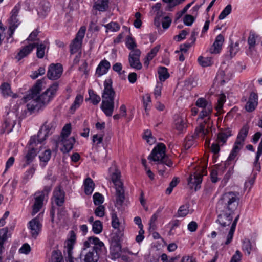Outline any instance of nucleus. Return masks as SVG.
<instances>
[{"instance_id": "nucleus-58", "label": "nucleus", "mask_w": 262, "mask_h": 262, "mask_svg": "<svg viewBox=\"0 0 262 262\" xmlns=\"http://www.w3.org/2000/svg\"><path fill=\"white\" fill-rule=\"evenodd\" d=\"M151 102V97L149 94H146L143 97V106L146 112L149 111L150 109Z\"/></svg>"}, {"instance_id": "nucleus-23", "label": "nucleus", "mask_w": 262, "mask_h": 262, "mask_svg": "<svg viewBox=\"0 0 262 262\" xmlns=\"http://www.w3.org/2000/svg\"><path fill=\"white\" fill-rule=\"evenodd\" d=\"M35 47V43H30L23 47L16 55L15 58L18 61H20L30 54Z\"/></svg>"}, {"instance_id": "nucleus-20", "label": "nucleus", "mask_w": 262, "mask_h": 262, "mask_svg": "<svg viewBox=\"0 0 262 262\" xmlns=\"http://www.w3.org/2000/svg\"><path fill=\"white\" fill-rule=\"evenodd\" d=\"M109 172L111 180L115 185V187L123 186L122 182L120 181V171L116 168L115 165H113L109 168Z\"/></svg>"}, {"instance_id": "nucleus-30", "label": "nucleus", "mask_w": 262, "mask_h": 262, "mask_svg": "<svg viewBox=\"0 0 262 262\" xmlns=\"http://www.w3.org/2000/svg\"><path fill=\"white\" fill-rule=\"evenodd\" d=\"M50 10V5L48 2L45 1H41L39 4V7L38 8V14L44 18Z\"/></svg>"}, {"instance_id": "nucleus-51", "label": "nucleus", "mask_w": 262, "mask_h": 262, "mask_svg": "<svg viewBox=\"0 0 262 262\" xmlns=\"http://www.w3.org/2000/svg\"><path fill=\"white\" fill-rule=\"evenodd\" d=\"M52 262H64L61 252L54 250L53 251L51 257Z\"/></svg>"}, {"instance_id": "nucleus-2", "label": "nucleus", "mask_w": 262, "mask_h": 262, "mask_svg": "<svg viewBox=\"0 0 262 262\" xmlns=\"http://www.w3.org/2000/svg\"><path fill=\"white\" fill-rule=\"evenodd\" d=\"M43 80H38L32 88L30 93L24 97L25 101L27 103V108L30 114L39 111L42 105L38 98V94L42 90Z\"/></svg>"}, {"instance_id": "nucleus-49", "label": "nucleus", "mask_w": 262, "mask_h": 262, "mask_svg": "<svg viewBox=\"0 0 262 262\" xmlns=\"http://www.w3.org/2000/svg\"><path fill=\"white\" fill-rule=\"evenodd\" d=\"M189 205L185 204L181 206L178 210V217H184L189 213Z\"/></svg>"}, {"instance_id": "nucleus-47", "label": "nucleus", "mask_w": 262, "mask_h": 262, "mask_svg": "<svg viewBox=\"0 0 262 262\" xmlns=\"http://www.w3.org/2000/svg\"><path fill=\"white\" fill-rule=\"evenodd\" d=\"M102 229V224L99 220H96L92 224V231L95 234L100 233Z\"/></svg>"}, {"instance_id": "nucleus-31", "label": "nucleus", "mask_w": 262, "mask_h": 262, "mask_svg": "<svg viewBox=\"0 0 262 262\" xmlns=\"http://www.w3.org/2000/svg\"><path fill=\"white\" fill-rule=\"evenodd\" d=\"M122 252L121 246L119 242L113 243L111 247V254L112 258L116 259L120 257V253Z\"/></svg>"}, {"instance_id": "nucleus-16", "label": "nucleus", "mask_w": 262, "mask_h": 262, "mask_svg": "<svg viewBox=\"0 0 262 262\" xmlns=\"http://www.w3.org/2000/svg\"><path fill=\"white\" fill-rule=\"evenodd\" d=\"M39 143L37 142V137L36 136H32L29 142V149L28 152L25 156V159L27 164H29L32 162L34 158L37 155L36 149L35 146Z\"/></svg>"}, {"instance_id": "nucleus-6", "label": "nucleus", "mask_w": 262, "mask_h": 262, "mask_svg": "<svg viewBox=\"0 0 262 262\" xmlns=\"http://www.w3.org/2000/svg\"><path fill=\"white\" fill-rule=\"evenodd\" d=\"M239 193L237 192H228L224 194L221 201H219L217 204V208L219 204L224 203L228 211L233 212V211L237 208L239 198Z\"/></svg>"}, {"instance_id": "nucleus-28", "label": "nucleus", "mask_w": 262, "mask_h": 262, "mask_svg": "<svg viewBox=\"0 0 262 262\" xmlns=\"http://www.w3.org/2000/svg\"><path fill=\"white\" fill-rule=\"evenodd\" d=\"M116 189V203L115 206L117 207H120L122 206L124 200V189L123 186L115 187Z\"/></svg>"}, {"instance_id": "nucleus-8", "label": "nucleus", "mask_w": 262, "mask_h": 262, "mask_svg": "<svg viewBox=\"0 0 262 262\" xmlns=\"http://www.w3.org/2000/svg\"><path fill=\"white\" fill-rule=\"evenodd\" d=\"M55 127V122L53 121L50 123L45 122L38 132L37 135L36 136L37 142L41 143L49 135L53 133Z\"/></svg>"}, {"instance_id": "nucleus-61", "label": "nucleus", "mask_w": 262, "mask_h": 262, "mask_svg": "<svg viewBox=\"0 0 262 262\" xmlns=\"http://www.w3.org/2000/svg\"><path fill=\"white\" fill-rule=\"evenodd\" d=\"M71 132V125L70 124H67L63 127L60 137L68 138Z\"/></svg>"}, {"instance_id": "nucleus-42", "label": "nucleus", "mask_w": 262, "mask_h": 262, "mask_svg": "<svg viewBox=\"0 0 262 262\" xmlns=\"http://www.w3.org/2000/svg\"><path fill=\"white\" fill-rule=\"evenodd\" d=\"M106 28V32L108 31L116 32L119 30L120 26L117 22L111 21L107 24L104 25Z\"/></svg>"}, {"instance_id": "nucleus-48", "label": "nucleus", "mask_w": 262, "mask_h": 262, "mask_svg": "<svg viewBox=\"0 0 262 262\" xmlns=\"http://www.w3.org/2000/svg\"><path fill=\"white\" fill-rule=\"evenodd\" d=\"M36 47L37 48L36 55L38 58H43L45 55V51L46 49V45L44 43H36Z\"/></svg>"}, {"instance_id": "nucleus-60", "label": "nucleus", "mask_w": 262, "mask_h": 262, "mask_svg": "<svg viewBox=\"0 0 262 262\" xmlns=\"http://www.w3.org/2000/svg\"><path fill=\"white\" fill-rule=\"evenodd\" d=\"M242 248L244 251L247 252L248 255H249L252 249L251 242L249 240L245 241L243 242Z\"/></svg>"}, {"instance_id": "nucleus-13", "label": "nucleus", "mask_w": 262, "mask_h": 262, "mask_svg": "<svg viewBox=\"0 0 262 262\" xmlns=\"http://www.w3.org/2000/svg\"><path fill=\"white\" fill-rule=\"evenodd\" d=\"M232 135L231 130L229 128L221 130L218 133L216 140L217 143H214V157L216 154H218L220 150V144L221 143V146L225 144L226 143L227 139ZM214 159L215 158H214ZM215 162V160L214 159V163Z\"/></svg>"}, {"instance_id": "nucleus-27", "label": "nucleus", "mask_w": 262, "mask_h": 262, "mask_svg": "<svg viewBox=\"0 0 262 262\" xmlns=\"http://www.w3.org/2000/svg\"><path fill=\"white\" fill-rule=\"evenodd\" d=\"M64 192L60 187L56 188L53 192V199L55 203L58 206H61L64 202Z\"/></svg>"}, {"instance_id": "nucleus-59", "label": "nucleus", "mask_w": 262, "mask_h": 262, "mask_svg": "<svg viewBox=\"0 0 262 262\" xmlns=\"http://www.w3.org/2000/svg\"><path fill=\"white\" fill-rule=\"evenodd\" d=\"M232 7L230 5H228L222 11L219 16V19L221 20L225 18L231 12Z\"/></svg>"}, {"instance_id": "nucleus-9", "label": "nucleus", "mask_w": 262, "mask_h": 262, "mask_svg": "<svg viewBox=\"0 0 262 262\" xmlns=\"http://www.w3.org/2000/svg\"><path fill=\"white\" fill-rule=\"evenodd\" d=\"M59 85L57 82L54 83L41 95H38V98L39 99L43 107L47 105L51 100L53 99L58 89Z\"/></svg>"}, {"instance_id": "nucleus-7", "label": "nucleus", "mask_w": 262, "mask_h": 262, "mask_svg": "<svg viewBox=\"0 0 262 262\" xmlns=\"http://www.w3.org/2000/svg\"><path fill=\"white\" fill-rule=\"evenodd\" d=\"M232 214L233 212L231 211L229 213H227L223 211L218 215L216 222L219 224L220 226L218 227V230L221 234L227 233L233 220Z\"/></svg>"}, {"instance_id": "nucleus-32", "label": "nucleus", "mask_w": 262, "mask_h": 262, "mask_svg": "<svg viewBox=\"0 0 262 262\" xmlns=\"http://www.w3.org/2000/svg\"><path fill=\"white\" fill-rule=\"evenodd\" d=\"M15 124V121L12 120L9 118H6L2 126V133L7 132L9 134L12 131Z\"/></svg>"}, {"instance_id": "nucleus-38", "label": "nucleus", "mask_w": 262, "mask_h": 262, "mask_svg": "<svg viewBox=\"0 0 262 262\" xmlns=\"http://www.w3.org/2000/svg\"><path fill=\"white\" fill-rule=\"evenodd\" d=\"M196 138L192 135L187 136L184 141V146L185 149L187 150L192 146L196 145Z\"/></svg>"}, {"instance_id": "nucleus-24", "label": "nucleus", "mask_w": 262, "mask_h": 262, "mask_svg": "<svg viewBox=\"0 0 262 262\" xmlns=\"http://www.w3.org/2000/svg\"><path fill=\"white\" fill-rule=\"evenodd\" d=\"M110 67V62L104 59L101 60L97 66L96 70V74L98 77H101L107 73Z\"/></svg>"}, {"instance_id": "nucleus-4", "label": "nucleus", "mask_w": 262, "mask_h": 262, "mask_svg": "<svg viewBox=\"0 0 262 262\" xmlns=\"http://www.w3.org/2000/svg\"><path fill=\"white\" fill-rule=\"evenodd\" d=\"M206 168L207 165L198 166L194 168L187 180V184L190 189H194L196 191L201 188L202 177L207 173Z\"/></svg>"}, {"instance_id": "nucleus-1", "label": "nucleus", "mask_w": 262, "mask_h": 262, "mask_svg": "<svg viewBox=\"0 0 262 262\" xmlns=\"http://www.w3.org/2000/svg\"><path fill=\"white\" fill-rule=\"evenodd\" d=\"M103 242L95 236L89 237L83 242L80 254L76 261L81 262H98L100 254L105 250Z\"/></svg>"}, {"instance_id": "nucleus-53", "label": "nucleus", "mask_w": 262, "mask_h": 262, "mask_svg": "<svg viewBox=\"0 0 262 262\" xmlns=\"http://www.w3.org/2000/svg\"><path fill=\"white\" fill-rule=\"evenodd\" d=\"M143 138L150 145L152 144L155 142V140L152 136V134L150 130L147 129L144 132Z\"/></svg>"}, {"instance_id": "nucleus-56", "label": "nucleus", "mask_w": 262, "mask_h": 262, "mask_svg": "<svg viewBox=\"0 0 262 262\" xmlns=\"http://www.w3.org/2000/svg\"><path fill=\"white\" fill-rule=\"evenodd\" d=\"M248 131L249 127L246 125L243 126L238 133L237 137L238 139H241L242 140L245 141L246 137L247 136Z\"/></svg>"}, {"instance_id": "nucleus-25", "label": "nucleus", "mask_w": 262, "mask_h": 262, "mask_svg": "<svg viewBox=\"0 0 262 262\" xmlns=\"http://www.w3.org/2000/svg\"><path fill=\"white\" fill-rule=\"evenodd\" d=\"M110 0H94L93 9L100 12H106L109 8Z\"/></svg>"}, {"instance_id": "nucleus-63", "label": "nucleus", "mask_w": 262, "mask_h": 262, "mask_svg": "<svg viewBox=\"0 0 262 262\" xmlns=\"http://www.w3.org/2000/svg\"><path fill=\"white\" fill-rule=\"evenodd\" d=\"M160 211H157L151 217L149 221L150 229H155V223L159 216Z\"/></svg>"}, {"instance_id": "nucleus-18", "label": "nucleus", "mask_w": 262, "mask_h": 262, "mask_svg": "<svg viewBox=\"0 0 262 262\" xmlns=\"http://www.w3.org/2000/svg\"><path fill=\"white\" fill-rule=\"evenodd\" d=\"M62 72L63 68L60 63H52L49 67L47 76L51 80H56L60 77Z\"/></svg>"}, {"instance_id": "nucleus-64", "label": "nucleus", "mask_w": 262, "mask_h": 262, "mask_svg": "<svg viewBox=\"0 0 262 262\" xmlns=\"http://www.w3.org/2000/svg\"><path fill=\"white\" fill-rule=\"evenodd\" d=\"M194 21V18L193 16L189 14H187L185 16L183 22L184 24L188 26H190L192 25Z\"/></svg>"}, {"instance_id": "nucleus-33", "label": "nucleus", "mask_w": 262, "mask_h": 262, "mask_svg": "<svg viewBox=\"0 0 262 262\" xmlns=\"http://www.w3.org/2000/svg\"><path fill=\"white\" fill-rule=\"evenodd\" d=\"M239 217V216L238 215L231 223V226L227 235L226 241L225 243V245H228L232 241Z\"/></svg>"}, {"instance_id": "nucleus-12", "label": "nucleus", "mask_w": 262, "mask_h": 262, "mask_svg": "<svg viewBox=\"0 0 262 262\" xmlns=\"http://www.w3.org/2000/svg\"><path fill=\"white\" fill-rule=\"evenodd\" d=\"M85 30L84 27H81L77 33L75 38L72 41L70 46L71 54L77 53L80 49L85 35Z\"/></svg>"}, {"instance_id": "nucleus-5", "label": "nucleus", "mask_w": 262, "mask_h": 262, "mask_svg": "<svg viewBox=\"0 0 262 262\" xmlns=\"http://www.w3.org/2000/svg\"><path fill=\"white\" fill-rule=\"evenodd\" d=\"M165 145L163 143L159 144L152 150L148 156V159L159 162H164L167 166L170 167L172 165L171 160L165 155Z\"/></svg>"}, {"instance_id": "nucleus-45", "label": "nucleus", "mask_w": 262, "mask_h": 262, "mask_svg": "<svg viewBox=\"0 0 262 262\" xmlns=\"http://www.w3.org/2000/svg\"><path fill=\"white\" fill-rule=\"evenodd\" d=\"M51 156V151L50 149L46 150L43 153L39 155V158L40 162H43L42 166H45L47 163L50 160Z\"/></svg>"}, {"instance_id": "nucleus-50", "label": "nucleus", "mask_w": 262, "mask_h": 262, "mask_svg": "<svg viewBox=\"0 0 262 262\" xmlns=\"http://www.w3.org/2000/svg\"><path fill=\"white\" fill-rule=\"evenodd\" d=\"M225 101L226 96L225 94H222L220 95L217 100V105L214 107V108L217 111V113H220L222 110L223 105Z\"/></svg>"}, {"instance_id": "nucleus-46", "label": "nucleus", "mask_w": 262, "mask_h": 262, "mask_svg": "<svg viewBox=\"0 0 262 262\" xmlns=\"http://www.w3.org/2000/svg\"><path fill=\"white\" fill-rule=\"evenodd\" d=\"M198 62L201 67H207L212 64V58H204L203 56H200L198 58Z\"/></svg>"}, {"instance_id": "nucleus-15", "label": "nucleus", "mask_w": 262, "mask_h": 262, "mask_svg": "<svg viewBox=\"0 0 262 262\" xmlns=\"http://www.w3.org/2000/svg\"><path fill=\"white\" fill-rule=\"evenodd\" d=\"M42 226L41 221L38 216L32 219L28 223V228L32 238H37L41 231Z\"/></svg>"}, {"instance_id": "nucleus-26", "label": "nucleus", "mask_w": 262, "mask_h": 262, "mask_svg": "<svg viewBox=\"0 0 262 262\" xmlns=\"http://www.w3.org/2000/svg\"><path fill=\"white\" fill-rule=\"evenodd\" d=\"M100 108L106 116H112L114 110V101L102 100Z\"/></svg>"}, {"instance_id": "nucleus-3", "label": "nucleus", "mask_w": 262, "mask_h": 262, "mask_svg": "<svg viewBox=\"0 0 262 262\" xmlns=\"http://www.w3.org/2000/svg\"><path fill=\"white\" fill-rule=\"evenodd\" d=\"M208 119L207 120L205 119V125L196 127L195 132L192 135L195 136L196 139L199 137L200 134L203 136L204 138L206 137L205 147L210 152H213V143H210L212 135V127L213 126V121L211 120L208 122Z\"/></svg>"}, {"instance_id": "nucleus-39", "label": "nucleus", "mask_w": 262, "mask_h": 262, "mask_svg": "<svg viewBox=\"0 0 262 262\" xmlns=\"http://www.w3.org/2000/svg\"><path fill=\"white\" fill-rule=\"evenodd\" d=\"M0 91L4 98L11 96L12 91L10 85L7 82L3 83L0 86Z\"/></svg>"}, {"instance_id": "nucleus-43", "label": "nucleus", "mask_w": 262, "mask_h": 262, "mask_svg": "<svg viewBox=\"0 0 262 262\" xmlns=\"http://www.w3.org/2000/svg\"><path fill=\"white\" fill-rule=\"evenodd\" d=\"M89 100L93 105H97L101 100L100 97L93 90H89Z\"/></svg>"}, {"instance_id": "nucleus-41", "label": "nucleus", "mask_w": 262, "mask_h": 262, "mask_svg": "<svg viewBox=\"0 0 262 262\" xmlns=\"http://www.w3.org/2000/svg\"><path fill=\"white\" fill-rule=\"evenodd\" d=\"M158 77L160 81H164L169 77V74L167 71V69L164 67H160L159 68Z\"/></svg>"}, {"instance_id": "nucleus-40", "label": "nucleus", "mask_w": 262, "mask_h": 262, "mask_svg": "<svg viewBox=\"0 0 262 262\" xmlns=\"http://www.w3.org/2000/svg\"><path fill=\"white\" fill-rule=\"evenodd\" d=\"M259 37L254 32L251 31L248 38L247 42L249 46V49L252 50L256 46V39Z\"/></svg>"}, {"instance_id": "nucleus-14", "label": "nucleus", "mask_w": 262, "mask_h": 262, "mask_svg": "<svg viewBox=\"0 0 262 262\" xmlns=\"http://www.w3.org/2000/svg\"><path fill=\"white\" fill-rule=\"evenodd\" d=\"M116 93L113 88V81L111 78L104 81V90L102 94V100L114 101Z\"/></svg>"}, {"instance_id": "nucleus-44", "label": "nucleus", "mask_w": 262, "mask_h": 262, "mask_svg": "<svg viewBox=\"0 0 262 262\" xmlns=\"http://www.w3.org/2000/svg\"><path fill=\"white\" fill-rule=\"evenodd\" d=\"M83 101V96L80 95L78 94L76 96V98L75 99V100L71 105L70 109L72 111H75L76 110H77L78 108H79L81 105V104L82 103Z\"/></svg>"}, {"instance_id": "nucleus-52", "label": "nucleus", "mask_w": 262, "mask_h": 262, "mask_svg": "<svg viewBox=\"0 0 262 262\" xmlns=\"http://www.w3.org/2000/svg\"><path fill=\"white\" fill-rule=\"evenodd\" d=\"M165 165L166 166L164 162H159L157 163L159 174L163 177H165L168 174L167 171V168L165 167Z\"/></svg>"}, {"instance_id": "nucleus-54", "label": "nucleus", "mask_w": 262, "mask_h": 262, "mask_svg": "<svg viewBox=\"0 0 262 262\" xmlns=\"http://www.w3.org/2000/svg\"><path fill=\"white\" fill-rule=\"evenodd\" d=\"M125 43L127 48L132 51L133 50H135V48L137 46L135 40L130 36H128L127 37Z\"/></svg>"}, {"instance_id": "nucleus-11", "label": "nucleus", "mask_w": 262, "mask_h": 262, "mask_svg": "<svg viewBox=\"0 0 262 262\" xmlns=\"http://www.w3.org/2000/svg\"><path fill=\"white\" fill-rule=\"evenodd\" d=\"M76 243V235L75 232L71 230L69 232V236L66 241V248L67 253V262H74L73 249Z\"/></svg>"}, {"instance_id": "nucleus-19", "label": "nucleus", "mask_w": 262, "mask_h": 262, "mask_svg": "<svg viewBox=\"0 0 262 262\" xmlns=\"http://www.w3.org/2000/svg\"><path fill=\"white\" fill-rule=\"evenodd\" d=\"M59 141L62 147L60 148L61 151L64 153H68L73 148V145L75 142V139L74 137L63 138L60 137Z\"/></svg>"}, {"instance_id": "nucleus-62", "label": "nucleus", "mask_w": 262, "mask_h": 262, "mask_svg": "<svg viewBox=\"0 0 262 262\" xmlns=\"http://www.w3.org/2000/svg\"><path fill=\"white\" fill-rule=\"evenodd\" d=\"M225 75V72L223 70L219 71L216 74L215 79L220 82L221 85H223L226 82V80L224 79Z\"/></svg>"}, {"instance_id": "nucleus-35", "label": "nucleus", "mask_w": 262, "mask_h": 262, "mask_svg": "<svg viewBox=\"0 0 262 262\" xmlns=\"http://www.w3.org/2000/svg\"><path fill=\"white\" fill-rule=\"evenodd\" d=\"M227 49L230 58H232L240 50L239 42L237 41L235 42H233L231 41Z\"/></svg>"}, {"instance_id": "nucleus-29", "label": "nucleus", "mask_w": 262, "mask_h": 262, "mask_svg": "<svg viewBox=\"0 0 262 262\" xmlns=\"http://www.w3.org/2000/svg\"><path fill=\"white\" fill-rule=\"evenodd\" d=\"M224 40V36L222 34H220L215 37L214 41V54L221 53Z\"/></svg>"}, {"instance_id": "nucleus-57", "label": "nucleus", "mask_w": 262, "mask_h": 262, "mask_svg": "<svg viewBox=\"0 0 262 262\" xmlns=\"http://www.w3.org/2000/svg\"><path fill=\"white\" fill-rule=\"evenodd\" d=\"M93 201L94 203L96 205H101L104 201V198L103 195L98 193L96 192L93 195Z\"/></svg>"}, {"instance_id": "nucleus-22", "label": "nucleus", "mask_w": 262, "mask_h": 262, "mask_svg": "<svg viewBox=\"0 0 262 262\" xmlns=\"http://www.w3.org/2000/svg\"><path fill=\"white\" fill-rule=\"evenodd\" d=\"M35 202L32 207V215H34L39 211L43 205V202L45 199L42 193H37L34 194Z\"/></svg>"}, {"instance_id": "nucleus-34", "label": "nucleus", "mask_w": 262, "mask_h": 262, "mask_svg": "<svg viewBox=\"0 0 262 262\" xmlns=\"http://www.w3.org/2000/svg\"><path fill=\"white\" fill-rule=\"evenodd\" d=\"M175 128L180 132H183L186 130L187 125L184 118L178 116L174 121Z\"/></svg>"}, {"instance_id": "nucleus-55", "label": "nucleus", "mask_w": 262, "mask_h": 262, "mask_svg": "<svg viewBox=\"0 0 262 262\" xmlns=\"http://www.w3.org/2000/svg\"><path fill=\"white\" fill-rule=\"evenodd\" d=\"M8 232L7 227L0 229V244L4 245L5 242L8 239Z\"/></svg>"}, {"instance_id": "nucleus-21", "label": "nucleus", "mask_w": 262, "mask_h": 262, "mask_svg": "<svg viewBox=\"0 0 262 262\" xmlns=\"http://www.w3.org/2000/svg\"><path fill=\"white\" fill-rule=\"evenodd\" d=\"M258 105V95L252 92L250 94L248 101L246 103L245 108L248 112L254 111Z\"/></svg>"}, {"instance_id": "nucleus-10", "label": "nucleus", "mask_w": 262, "mask_h": 262, "mask_svg": "<svg viewBox=\"0 0 262 262\" xmlns=\"http://www.w3.org/2000/svg\"><path fill=\"white\" fill-rule=\"evenodd\" d=\"M195 105L198 107L203 108V110L200 114V118L204 119L205 117H208V119L210 118V115L212 112V104L210 101L207 100L205 98L201 97L197 99Z\"/></svg>"}, {"instance_id": "nucleus-37", "label": "nucleus", "mask_w": 262, "mask_h": 262, "mask_svg": "<svg viewBox=\"0 0 262 262\" xmlns=\"http://www.w3.org/2000/svg\"><path fill=\"white\" fill-rule=\"evenodd\" d=\"M84 192L87 195L91 194L94 189L95 184L90 178H86L84 182Z\"/></svg>"}, {"instance_id": "nucleus-17", "label": "nucleus", "mask_w": 262, "mask_h": 262, "mask_svg": "<svg viewBox=\"0 0 262 262\" xmlns=\"http://www.w3.org/2000/svg\"><path fill=\"white\" fill-rule=\"evenodd\" d=\"M141 51L139 49L133 50L128 56V60L130 66L136 70H140L142 68L140 61Z\"/></svg>"}, {"instance_id": "nucleus-36", "label": "nucleus", "mask_w": 262, "mask_h": 262, "mask_svg": "<svg viewBox=\"0 0 262 262\" xmlns=\"http://www.w3.org/2000/svg\"><path fill=\"white\" fill-rule=\"evenodd\" d=\"M18 20L17 18V16L14 17V18L12 16H11V22L10 26L9 28V30L8 31V36L7 37V39L12 37L14 31L16 28L18 27L19 25Z\"/></svg>"}]
</instances>
